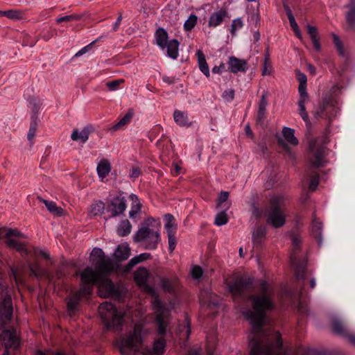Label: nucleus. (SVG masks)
Returning <instances> with one entry per match:
<instances>
[{
  "mask_svg": "<svg viewBox=\"0 0 355 355\" xmlns=\"http://www.w3.org/2000/svg\"><path fill=\"white\" fill-rule=\"evenodd\" d=\"M252 309L242 311L243 315L252 326L253 336L250 345L251 355H288L282 348L279 333L268 336L262 330L266 313L275 308L272 287L266 282L260 284L258 292L249 295Z\"/></svg>",
  "mask_w": 355,
  "mask_h": 355,
  "instance_id": "obj_1",
  "label": "nucleus"
},
{
  "mask_svg": "<svg viewBox=\"0 0 355 355\" xmlns=\"http://www.w3.org/2000/svg\"><path fill=\"white\" fill-rule=\"evenodd\" d=\"M90 257L91 261L96 266V269L87 267L81 272V288L72 293L67 302L70 315L74 314L77 310L80 298L92 293L94 284H98V293L101 297H107L116 293L113 283L107 277L114 269L113 261L105 258L103 251L98 248L93 249Z\"/></svg>",
  "mask_w": 355,
  "mask_h": 355,
  "instance_id": "obj_2",
  "label": "nucleus"
},
{
  "mask_svg": "<svg viewBox=\"0 0 355 355\" xmlns=\"http://www.w3.org/2000/svg\"><path fill=\"white\" fill-rule=\"evenodd\" d=\"M153 306L156 315L157 334L161 338L154 342L152 349L143 347V327L137 324L133 333L123 338L119 343V348L123 355H130L137 352H141L144 355H162L164 353L166 341L163 336L167 331L169 311L157 299L154 300Z\"/></svg>",
  "mask_w": 355,
  "mask_h": 355,
  "instance_id": "obj_3",
  "label": "nucleus"
},
{
  "mask_svg": "<svg viewBox=\"0 0 355 355\" xmlns=\"http://www.w3.org/2000/svg\"><path fill=\"white\" fill-rule=\"evenodd\" d=\"M154 221L152 218L145 220L134 236L135 242L143 243L148 250H155L160 241V235L158 231L150 228V224Z\"/></svg>",
  "mask_w": 355,
  "mask_h": 355,
  "instance_id": "obj_4",
  "label": "nucleus"
},
{
  "mask_svg": "<svg viewBox=\"0 0 355 355\" xmlns=\"http://www.w3.org/2000/svg\"><path fill=\"white\" fill-rule=\"evenodd\" d=\"M270 202L267 223L275 228L281 227L285 224L286 217L284 211V198L281 196H274L270 198Z\"/></svg>",
  "mask_w": 355,
  "mask_h": 355,
  "instance_id": "obj_5",
  "label": "nucleus"
},
{
  "mask_svg": "<svg viewBox=\"0 0 355 355\" xmlns=\"http://www.w3.org/2000/svg\"><path fill=\"white\" fill-rule=\"evenodd\" d=\"M101 318L107 329H119L122 324L123 314L110 302H103L98 307Z\"/></svg>",
  "mask_w": 355,
  "mask_h": 355,
  "instance_id": "obj_6",
  "label": "nucleus"
},
{
  "mask_svg": "<svg viewBox=\"0 0 355 355\" xmlns=\"http://www.w3.org/2000/svg\"><path fill=\"white\" fill-rule=\"evenodd\" d=\"M336 104V98L331 93L326 94L322 103L314 112L315 118L319 119L325 116L330 119L335 116L338 110Z\"/></svg>",
  "mask_w": 355,
  "mask_h": 355,
  "instance_id": "obj_7",
  "label": "nucleus"
},
{
  "mask_svg": "<svg viewBox=\"0 0 355 355\" xmlns=\"http://www.w3.org/2000/svg\"><path fill=\"white\" fill-rule=\"evenodd\" d=\"M227 287L234 298L246 296L253 288L251 280L243 277H237L230 282Z\"/></svg>",
  "mask_w": 355,
  "mask_h": 355,
  "instance_id": "obj_8",
  "label": "nucleus"
},
{
  "mask_svg": "<svg viewBox=\"0 0 355 355\" xmlns=\"http://www.w3.org/2000/svg\"><path fill=\"white\" fill-rule=\"evenodd\" d=\"M309 148L313 157L311 164L313 166L319 168L323 166L325 146L320 144L317 139H312L309 141Z\"/></svg>",
  "mask_w": 355,
  "mask_h": 355,
  "instance_id": "obj_9",
  "label": "nucleus"
},
{
  "mask_svg": "<svg viewBox=\"0 0 355 355\" xmlns=\"http://www.w3.org/2000/svg\"><path fill=\"white\" fill-rule=\"evenodd\" d=\"M291 241L293 245V250L291 254V263L293 266H295V273L297 279H303L304 275L305 272V269L303 266H297V254L300 250L299 245L302 241L300 236L297 233H292L291 234Z\"/></svg>",
  "mask_w": 355,
  "mask_h": 355,
  "instance_id": "obj_10",
  "label": "nucleus"
},
{
  "mask_svg": "<svg viewBox=\"0 0 355 355\" xmlns=\"http://www.w3.org/2000/svg\"><path fill=\"white\" fill-rule=\"evenodd\" d=\"M149 272L145 268H139L135 272L137 284L146 293H153V288L148 285Z\"/></svg>",
  "mask_w": 355,
  "mask_h": 355,
  "instance_id": "obj_11",
  "label": "nucleus"
},
{
  "mask_svg": "<svg viewBox=\"0 0 355 355\" xmlns=\"http://www.w3.org/2000/svg\"><path fill=\"white\" fill-rule=\"evenodd\" d=\"M0 340L6 349L9 347L16 348L19 345L16 330L15 329L4 330L0 336Z\"/></svg>",
  "mask_w": 355,
  "mask_h": 355,
  "instance_id": "obj_12",
  "label": "nucleus"
},
{
  "mask_svg": "<svg viewBox=\"0 0 355 355\" xmlns=\"http://www.w3.org/2000/svg\"><path fill=\"white\" fill-rule=\"evenodd\" d=\"M126 205L124 198H114L110 205L107 206V211L111 212L112 216H116L123 213L125 210Z\"/></svg>",
  "mask_w": 355,
  "mask_h": 355,
  "instance_id": "obj_13",
  "label": "nucleus"
},
{
  "mask_svg": "<svg viewBox=\"0 0 355 355\" xmlns=\"http://www.w3.org/2000/svg\"><path fill=\"white\" fill-rule=\"evenodd\" d=\"M228 69L234 73L245 72L248 69V62L245 60L231 56L229 58Z\"/></svg>",
  "mask_w": 355,
  "mask_h": 355,
  "instance_id": "obj_14",
  "label": "nucleus"
},
{
  "mask_svg": "<svg viewBox=\"0 0 355 355\" xmlns=\"http://www.w3.org/2000/svg\"><path fill=\"white\" fill-rule=\"evenodd\" d=\"M0 313L1 318H5L6 321H9L12 318V299L10 296H6L0 304Z\"/></svg>",
  "mask_w": 355,
  "mask_h": 355,
  "instance_id": "obj_15",
  "label": "nucleus"
},
{
  "mask_svg": "<svg viewBox=\"0 0 355 355\" xmlns=\"http://www.w3.org/2000/svg\"><path fill=\"white\" fill-rule=\"evenodd\" d=\"M227 17V11L226 9H220L214 12L210 16L208 25L209 27H216L220 25L224 19Z\"/></svg>",
  "mask_w": 355,
  "mask_h": 355,
  "instance_id": "obj_16",
  "label": "nucleus"
},
{
  "mask_svg": "<svg viewBox=\"0 0 355 355\" xmlns=\"http://www.w3.org/2000/svg\"><path fill=\"white\" fill-rule=\"evenodd\" d=\"M92 130V126H86L81 131H78V130L75 129L72 132L71 138L73 141H80L82 143H85Z\"/></svg>",
  "mask_w": 355,
  "mask_h": 355,
  "instance_id": "obj_17",
  "label": "nucleus"
},
{
  "mask_svg": "<svg viewBox=\"0 0 355 355\" xmlns=\"http://www.w3.org/2000/svg\"><path fill=\"white\" fill-rule=\"evenodd\" d=\"M306 28L307 33L311 37L315 50L318 52L320 51L321 45L320 43V37L316 27L307 25Z\"/></svg>",
  "mask_w": 355,
  "mask_h": 355,
  "instance_id": "obj_18",
  "label": "nucleus"
},
{
  "mask_svg": "<svg viewBox=\"0 0 355 355\" xmlns=\"http://www.w3.org/2000/svg\"><path fill=\"white\" fill-rule=\"evenodd\" d=\"M114 255L118 261L125 260L130 255V248L128 244L122 243L118 246Z\"/></svg>",
  "mask_w": 355,
  "mask_h": 355,
  "instance_id": "obj_19",
  "label": "nucleus"
},
{
  "mask_svg": "<svg viewBox=\"0 0 355 355\" xmlns=\"http://www.w3.org/2000/svg\"><path fill=\"white\" fill-rule=\"evenodd\" d=\"M37 199L40 202H43L46 205L49 211L55 216H60L63 214L64 211L62 208L57 206L54 202L44 200L40 196L37 197Z\"/></svg>",
  "mask_w": 355,
  "mask_h": 355,
  "instance_id": "obj_20",
  "label": "nucleus"
},
{
  "mask_svg": "<svg viewBox=\"0 0 355 355\" xmlns=\"http://www.w3.org/2000/svg\"><path fill=\"white\" fill-rule=\"evenodd\" d=\"M160 284L165 292L173 293L177 286L178 279L175 277H163Z\"/></svg>",
  "mask_w": 355,
  "mask_h": 355,
  "instance_id": "obj_21",
  "label": "nucleus"
},
{
  "mask_svg": "<svg viewBox=\"0 0 355 355\" xmlns=\"http://www.w3.org/2000/svg\"><path fill=\"white\" fill-rule=\"evenodd\" d=\"M352 3L347 6L349 11L346 14L347 28L348 30L355 29V5L354 0Z\"/></svg>",
  "mask_w": 355,
  "mask_h": 355,
  "instance_id": "obj_22",
  "label": "nucleus"
},
{
  "mask_svg": "<svg viewBox=\"0 0 355 355\" xmlns=\"http://www.w3.org/2000/svg\"><path fill=\"white\" fill-rule=\"evenodd\" d=\"M111 164L107 159H102L97 166L98 177L103 180L110 172Z\"/></svg>",
  "mask_w": 355,
  "mask_h": 355,
  "instance_id": "obj_23",
  "label": "nucleus"
},
{
  "mask_svg": "<svg viewBox=\"0 0 355 355\" xmlns=\"http://www.w3.org/2000/svg\"><path fill=\"white\" fill-rule=\"evenodd\" d=\"M175 123L180 126H190L192 122L189 121L187 114L180 110H175L173 114Z\"/></svg>",
  "mask_w": 355,
  "mask_h": 355,
  "instance_id": "obj_24",
  "label": "nucleus"
},
{
  "mask_svg": "<svg viewBox=\"0 0 355 355\" xmlns=\"http://www.w3.org/2000/svg\"><path fill=\"white\" fill-rule=\"evenodd\" d=\"M28 268L31 273L37 277H46L50 281H52L51 276L44 270L40 263H28Z\"/></svg>",
  "mask_w": 355,
  "mask_h": 355,
  "instance_id": "obj_25",
  "label": "nucleus"
},
{
  "mask_svg": "<svg viewBox=\"0 0 355 355\" xmlns=\"http://www.w3.org/2000/svg\"><path fill=\"white\" fill-rule=\"evenodd\" d=\"M267 105H268L267 96L264 93L261 96L259 107V110H258V113H257V121L259 123H261L265 119L266 109Z\"/></svg>",
  "mask_w": 355,
  "mask_h": 355,
  "instance_id": "obj_26",
  "label": "nucleus"
},
{
  "mask_svg": "<svg viewBox=\"0 0 355 355\" xmlns=\"http://www.w3.org/2000/svg\"><path fill=\"white\" fill-rule=\"evenodd\" d=\"M198 57V65L200 71L207 76L209 77V69L207 63L205 56L201 50H198L196 52Z\"/></svg>",
  "mask_w": 355,
  "mask_h": 355,
  "instance_id": "obj_27",
  "label": "nucleus"
},
{
  "mask_svg": "<svg viewBox=\"0 0 355 355\" xmlns=\"http://www.w3.org/2000/svg\"><path fill=\"white\" fill-rule=\"evenodd\" d=\"M266 235V229L263 227H257L252 232V241L255 247L261 245L262 239Z\"/></svg>",
  "mask_w": 355,
  "mask_h": 355,
  "instance_id": "obj_28",
  "label": "nucleus"
},
{
  "mask_svg": "<svg viewBox=\"0 0 355 355\" xmlns=\"http://www.w3.org/2000/svg\"><path fill=\"white\" fill-rule=\"evenodd\" d=\"M12 238L20 237L25 238L24 234L17 229H7L6 227H0V238Z\"/></svg>",
  "mask_w": 355,
  "mask_h": 355,
  "instance_id": "obj_29",
  "label": "nucleus"
},
{
  "mask_svg": "<svg viewBox=\"0 0 355 355\" xmlns=\"http://www.w3.org/2000/svg\"><path fill=\"white\" fill-rule=\"evenodd\" d=\"M30 106L32 110L31 120L35 117V121H38V112L42 107L41 101L36 97H32L29 100Z\"/></svg>",
  "mask_w": 355,
  "mask_h": 355,
  "instance_id": "obj_30",
  "label": "nucleus"
},
{
  "mask_svg": "<svg viewBox=\"0 0 355 355\" xmlns=\"http://www.w3.org/2000/svg\"><path fill=\"white\" fill-rule=\"evenodd\" d=\"M166 46L168 55L173 59H176L178 56V41L175 39L172 40L166 44Z\"/></svg>",
  "mask_w": 355,
  "mask_h": 355,
  "instance_id": "obj_31",
  "label": "nucleus"
},
{
  "mask_svg": "<svg viewBox=\"0 0 355 355\" xmlns=\"http://www.w3.org/2000/svg\"><path fill=\"white\" fill-rule=\"evenodd\" d=\"M130 198L132 201L131 210L129 212V216L131 218H135L137 214L141 211V204L139 202L137 196L135 194H131Z\"/></svg>",
  "mask_w": 355,
  "mask_h": 355,
  "instance_id": "obj_32",
  "label": "nucleus"
},
{
  "mask_svg": "<svg viewBox=\"0 0 355 355\" xmlns=\"http://www.w3.org/2000/svg\"><path fill=\"white\" fill-rule=\"evenodd\" d=\"M333 330L338 334L345 336L348 332L347 327L338 318H334L331 321Z\"/></svg>",
  "mask_w": 355,
  "mask_h": 355,
  "instance_id": "obj_33",
  "label": "nucleus"
},
{
  "mask_svg": "<svg viewBox=\"0 0 355 355\" xmlns=\"http://www.w3.org/2000/svg\"><path fill=\"white\" fill-rule=\"evenodd\" d=\"M167 39L168 34L166 31L162 28H158L156 32V40L157 45L162 49L165 48L166 44L168 43Z\"/></svg>",
  "mask_w": 355,
  "mask_h": 355,
  "instance_id": "obj_34",
  "label": "nucleus"
},
{
  "mask_svg": "<svg viewBox=\"0 0 355 355\" xmlns=\"http://www.w3.org/2000/svg\"><path fill=\"white\" fill-rule=\"evenodd\" d=\"M284 139L289 144L296 146L298 144V140L294 135V130L290 128L284 127L282 130Z\"/></svg>",
  "mask_w": 355,
  "mask_h": 355,
  "instance_id": "obj_35",
  "label": "nucleus"
},
{
  "mask_svg": "<svg viewBox=\"0 0 355 355\" xmlns=\"http://www.w3.org/2000/svg\"><path fill=\"white\" fill-rule=\"evenodd\" d=\"M133 116V112L132 110H128L125 115L112 128V130L114 131L119 130L124 127L125 125L130 123Z\"/></svg>",
  "mask_w": 355,
  "mask_h": 355,
  "instance_id": "obj_36",
  "label": "nucleus"
},
{
  "mask_svg": "<svg viewBox=\"0 0 355 355\" xmlns=\"http://www.w3.org/2000/svg\"><path fill=\"white\" fill-rule=\"evenodd\" d=\"M164 219L166 221L165 224V228L166 230V232L171 230V232L175 233L177 230V224L175 223V220L174 216L171 214H166L164 216Z\"/></svg>",
  "mask_w": 355,
  "mask_h": 355,
  "instance_id": "obj_37",
  "label": "nucleus"
},
{
  "mask_svg": "<svg viewBox=\"0 0 355 355\" xmlns=\"http://www.w3.org/2000/svg\"><path fill=\"white\" fill-rule=\"evenodd\" d=\"M322 223L317 219H313L312 223V233L313 236L318 240L319 244H320L322 241Z\"/></svg>",
  "mask_w": 355,
  "mask_h": 355,
  "instance_id": "obj_38",
  "label": "nucleus"
},
{
  "mask_svg": "<svg viewBox=\"0 0 355 355\" xmlns=\"http://www.w3.org/2000/svg\"><path fill=\"white\" fill-rule=\"evenodd\" d=\"M150 257V254L148 253H142L139 255H137L130 260V261L127 264V269L130 270L136 264L148 259Z\"/></svg>",
  "mask_w": 355,
  "mask_h": 355,
  "instance_id": "obj_39",
  "label": "nucleus"
},
{
  "mask_svg": "<svg viewBox=\"0 0 355 355\" xmlns=\"http://www.w3.org/2000/svg\"><path fill=\"white\" fill-rule=\"evenodd\" d=\"M132 225L128 220H123L119 227H118L117 232L121 236H124L129 234L131 232Z\"/></svg>",
  "mask_w": 355,
  "mask_h": 355,
  "instance_id": "obj_40",
  "label": "nucleus"
},
{
  "mask_svg": "<svg viewBox=\"0 0 355 355\" xmlns=\"http://www.w3.org/2000/svg\"><path fill=\"white\" fill-rule=\"evenodd\" d=\"M105 209V204L101 202H96L93 203L89 209V214L92 216H98L101 214Z\"/></svg>",
  "mask_w": 355,
  "mask_h": 355,
  "instance_id": "obj_41",
  "label": "nucleus"
},
{
  "mask_svg": "<svg viewBox=\"0 0 355 355\" xmlns=\"http://www.w3.org/2000/svg\"><path fill=\"white\" fill-rule=\"evenodd\" d=\"M37 125H38V121H35V117H34L33 120H31L28 132L27 135L28 139L30 141L31 145H33V139L35 136Z\"/></svg>",
  "mask_w": 355,
  "mask_h": 355,
  "instance_id": "obj_42",
  "label": "nucleus"
},
{
  "mask_svg": "<svg viewBox=\"0 0 355 355\" xmlns=\"http://www.w3.org/2000/svg\"><path fill=\"white\" fill-rule=\"evenodd\" d=\"M198 17L196 15H191L184 24V28L186 31L192 30L197 24Z\"/></svg>",
  "mask_w": 355,
  "mask_h": 355,
  "instance_id": "obj_43",
  "label": "nucleus"
},
{
  "mask_svg": "<svg viewBox=\"0 0 355 355\" xmlns=\"http://www.w3.org/2000/svg\"><path fill=\"white\" fill-rule=\"evenodd\" d=\"M272 68L270 60L269 54L267 53L264 58L263 68L262 71L263 76H269L272 73Z\"/></svg>",
  "mask_w": 355,
  "mask_h": 355,
  "instance_id": "obj_44",
  "label": "nucleus"
},
{
  "mask_svg": "<svg viewBox=\"0 0 355 355\" xmlns=\"http://www.w3.org/2000/svg\"><path fill=\"white\" fill-rule=\"evenodd\" d=\"M308 101H298L299 114L306 123L309 122V115L305 107V104Z\"/></svg>",
  "mask_w": 355,
  "mask_h": 355,
  "instance_id": "obj_45",
  "label": "nucleus"
},
{
  "mask_svg": "<svg viewBox=\"0 0 355 355\" xmlns=\"http://www.w3.org/2000/svg\"><path fill=\"white\" fill-rule=\"evenodd\" d=\"M228 221L227 216L225 211L219 212L215 218V224L221 226L226 224Z\"/></svg>",
  "mask_w": 355,
  "mask_h": 355,
  "instance_id": "obj_46",
  "label": "nucleus"
},
{
  "mask_svg": "<svg viewBox=\"0 0 355 355\" xmlns=\"http://www.w3.org/2000/svg\"><path fill=\"white\" fill-rule=\"evenodd\" d=\"M205 302H207L208 308L212 309L219 304L220 300L216 295L209 294V295L207 297V300H206Z\"/></svg>",
  "mask_w": 355,
  "mask_h": 355,
  "instance_id": "obj_47",
  "label": "nucleus"
},
{
  "mask_svg": "<svg viewBox=\"0 0 355 355\" xmlns=\"http://www.w3.org/2000/svg\"><path fill=\"white\" fill-rule=\"evenodd\" d=\"M4 17L10 19H18L21 18L22 12L17 10H9L5 11Z\"/></svg>",
  "mask_w": 355,
  "mask_h": 355,
  "instance_id": "obj_48",
  "label": "nucleus"
},
{
  "mask_svg": "<svg viewBox=\"0 0 355 355\" xmlns=\"http://www.w3.org/2000/svg\"><path fill=\"white\" fill-rule=\"evenodd\" d=\"M33 252L35 256H40L45 259L49 261V262L51 263H53V260L51 258L50 254L47 251L42 250V249H39V248H35L33 249Z\"/></svg>",
  "mask_w": 355,
  "mask_h": 355,
  "instance_id": "obj_49",
  "label": "nucleus"
},
{
  "mask_svg": "<svg viewBox=\"0 0 355 355\" xmlns=\"http://www.w3.org/2000/svg\"><path fill=\"white\" fill-rule=\"evenodd\" d=\"M82 16L80 15L72 14L69 15H66L62 17L57 19L56 21L58 23H61L63 21H78L81 19Z\"/></svg>",
  "mask_w": 355,
  "mask_h": 355,
  "instance_id": "obj_50",
  "label": "nucleus"
},
{
  "mask_svg": "<svg viewBox=\"0 0 355 355\" xmlns=\"http://www.w3.org/2000/svg\"><path fill=\"white\" fill-rule=\"evenodd\" d=\"M167 236L168 239V248L170 252H172L176 246L175 233H173L170 230L168 233H167Z\"/></svg>",
  "mask_w": 355,
  "mask_h": 355,
  "instance_id": "obj_51",
  "label": "nucleus"
},
{
  "mask_svg": "<svg viewBox=\"0 0 355 355\" xmlns=\"http://www.w3.org/2000/svg\"><path fill=\"white\" fill-rule=\"evenodd\" d=\"M299 93H300V99L299 101H309V96L306 92V84H302L299 85L298 87Z\"/></svg>",
  "mask_w": 355,
  "mask_h": 355,
  "instance_id": "obj_52",
  "label": "nucleus"
},
{
  "mask_svg": "<svg viewBox=\"0 0 355 355\" xmlns=\"http://www.w3.org/2000/svg\"><path fill=\"white\" fill-rule=\"evenodd\" d=\"M332 36H333L334 43L335 44L338 51L339 52V53L341 55H344L345 52H344V49H343V43L340 41L339 37L338 35H335V34H332Z\"/></svg>",
  "mask_w": 355,
  "mask_h": 355,
  "instance_id": "obj_53",
  "label": "nucleus"
},
{
  "mask_svg": "<svg viewBox=\"0 0 355 355\" xmlns=\"http://www.w3.org/2000/svg\"><path fill=\"white\" fill-rule=\"evenodd\" d=\"M124 83L123 79H118L112 81L107 82L106 83V86L109 88L110 91H114L117 89L121 84Z\"/></svg>",
  "mask_w": 355,
  "mask_h": 355,
  "instance_id": "obj_54",
  "label": "nucleus"
},
{
  "mask_svg": "<svg viewBox=\"0 0 355 355\" xmlns=\"http://www.w3.org/2000/svg\"><path fill=\"white\" fill-rule=\"evenodd\" d=\"M243 26V21L240 18H237L232 21L231 33L234 35L236 34V31L242 28Z\"/></svg>",
  "mask_w": 355,
  "mask_h": 355,
  "instance_id": "obj_55",
  "label": "nucleus"
},
{
  "mask_svg": "<svg viewBox=\"0 0 355 355\" xmlns=\"http://www.w3.org/2000/svg\"><path fill=\"white\" fill-rule=\"evenodd\" d=\"M203 274V270L201 267L198 266H195L191 270L192 277L194 279H199L202 277Z\"/></svg>",
  "mask_w": 355,
  "mask_h": 355,
  "instance_id": "obj_56",
  "label": "nucleus"
},
{
  "mask_svg": "<svg viewBox=\"0 0 355 355\" xmlns=\"http://www.w3.org/2000/svg\"><path fill=\"white\" fill-rule=\"evenodd\" d=\"M319 184V176L318 175H314L311 178L309 189L312 191H315Z\"/></svg>",
  "mask_w": 355,
  "mask_h": 355,
  "instance_id": "obj_57",
  "label": "nucleus"
},
{
  "mask_svg": "<svg viewBox=\"0 0 355 355\" xmlns=\"http://www.w3.org/2000/svg\"><path fill=\"white\" fill-rule=\"evenodd\" d=\"M229 198V192L221 191L218 196L217 207H219L223 202H226Z\"/></svg>",
  "mask_w": 355,
  "mask_h": 355,
  "instance_id": "obj_58",
  "label": "nucleus"
},
{
  "mask_svg": "<svg viewBox=\"0 0 355 355\" xmlns=\"http://www.w3.org/2000/svg\"><path fill=\"white\" fill-rule=\"evenodd\" d=\"M296 77H297V80L300 83V85L306 84L307 79H306V76L304 73H301L300 71L297 70L296 71Z\"/></svg>",
  "mask_w": 355,
  "mask_h": 355,
  "instance_id": "obj_59",
  "label": "nucleus"
},
{
  "mask_svg": "<svg viewBox=\"0 0 355 355\" xmlns=\"http://www.w3.org/2000/svg\"><path fill=\"white\" fill-rule=\"evenodd\" d=\"M223 97L227 101L232 100L234 97V91L233 89L225 91L223 94Z\"/></svg>",
  "mask_w": 355,
  "mask_h": 355,
  "instance_id": "obj_60",
  "label": "nucleus"
},
{
  "mask_svg": "<svg viewBox=\"0 0 355 355\" xmlns=\"http://www.w3.org/2000/svg\"><path fill=\"white\" fill-rule=\"evenodd\" d=\"M214 347H215L214 342L212 341V343H211L210 341H208V343L207 344V355H213Z\"/></svg>",
  "mask_w": 355,
  "mask_h": 355,
  "instance_id": "obj_61",
  "label": "nucleus"
},
{
  "mask_svg": "<svg viewBox=\"0 0 355 355\" xmlns=\"http://www.w3.org/2000/svg\"><path fill=\"white\" fill-rule=\"evenodd\" d=\"M141 174L140 169L138 167H132L131 173H130V178H138Z\"/></svg>",
  "mask_w": 355,
  "mask_h": 355,
  "instance_id": "obj_62",
  "label": "nucleus"
},
{
  "mask_svg": "<svg viewBox=\"0 0 355 355\" xmlns=\"http://www.w3.org/2000/svg\"><path fill=\"white\" fill-rule=\"evenodd\" d=\"M93 43L94 42L89 44V45L86 46L85 47L83 48L82 49H80L78 53H76L75 56L78 57L87 52L90 49L91 46L92 45Z\"/></svg>",
  "mask_w": 355,
  "mask_h": 355,
  "instance_id": "obj_63",
  "label": "nucleus"
},
{
  "mask_svg": "<svg viewBox=\"0 0 355 355\" xmlns=\"http://www.w3.org/2000/svg\"><path fill=\"white\" fill-rule=\"evenodd\" d=\"M6 244L10 248H15L17 246V244L19 243L17 240L13 239L12 238H7Z\"/></svg>",
  "mask_w": 355,
  "mask_h": 355,
  "instance_id": "obj_64",
  "label": "nucleus"
}]
</instances>
